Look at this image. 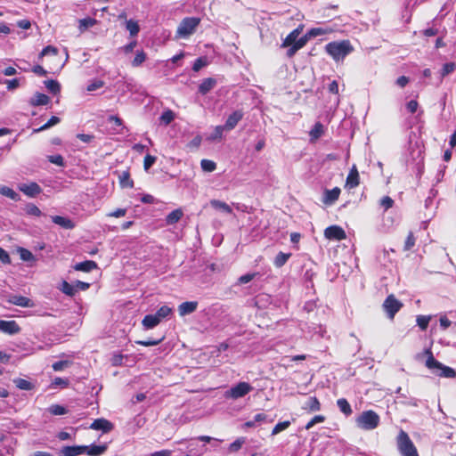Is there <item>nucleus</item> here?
I'll list each match as a JSON object with an SVG mask.
<instances>
[{
	"instance_id": "obj_1",
	"label": "nucleus",
	"mask_w": 456,
	"mask_h": 456,
	"mask_svg": "<svg viewBox=\"0 0 456 456\" xmlns=\"http://www.w3.org/2000/svg\"><path fill=\"white\" fill-rule=\"evenodd\" d=\"M326 53L335 61H343L354 51L349 40L333 41L325 45Z\"/></svg>"
},
{
	"instance_id": "obj_2",
	"label": "nucleus",
	"mask_w": 456,
	"mask_h": 456,
	"mask_svg": "<svg viewBox=\"0 0 456 456\" xmlns=\"http://www.w3.org/2000/svg\"><path fill=\"white\" fill-rule=\"evenodd\" d=\"M425 354L427 355L426 367L429 370L436 369L441 370V372L436 373L437 376L449 379L456 377L455 370L436 360L430 348L425 350Z\"/></svg>"
},
{
	"instance_id": "obj_3",
	"label": "nucleus",
	"mask_w": 456,
	"mask_h": 456,
	"mask_svg": "<svg viewBox=\"0 0 456 456\" xmlns=\"http://www.w3.org/2000/svg\"><path fill=\"white\" fill-rule=\"evenodd\" d=\"M397 447L402 456H419L416 446L403 430H401L398 434Z\"/></svg>"
},
{
	"instance_id": "obj_4",
	"label": "nucleus",
	"mask_w": 456,
	"mask_h": 456,
	"mask_svg": "<svg viewBox=\"0 0 456 456\" xmlns=\"http://www.w3.org/2000/svg\"><path fill=\"white\" fill-rule=\"evenodd\" d=\"M358 427L365 430L376 428L379 424V416L372 410L363 411L356 419Z\"/></svg>"
},
{
	"instance_id": "obj_5",
	"label": "nucleus",
	"mask_w": 456,
	"mask_h": 456,
	"mask_svg": "<svg viewBox=\"0 0 456 456\" xmlns=\"http://www.w3.org/2000/svg\"><path fill=\"white\" fill-rule=\"evenodd\" d=\"M200 23V19L197 17H186L183 19L176 30L177 36L183 38L188 37L194 33Z\"/></svg>"
},
{
	"instance_id": "obj_6",
	"label": "nucleus",
	"mask_w": 456,
	"mask_h": 456,
	"mask_svg": "<svg viewBox=\"0 0 456 456\" xmlns=\"http://www.w3.org/2000/svg\"><path fill=\"white\" fill-rule=\"evenodd\" d=\"M253 390V387L245 381L239 382L236 386L231 387L225 393L226 398L238 399L245 396Z\"/></svg>"
},
{
	"instance_id": "obj_7",
	"label": "nucleus",
	"mask_w": 456,
	"mask_h": 456,
	"mask_svg": "<svg viewBox=\"0 0 456 456\" xmlns=\"http://www.w3.org/2000/svg\"><path fill=\"white\" fill-rule=\"evenodd\" d=\"M402 307L403 303H401L393 294L387 296L383 303V308L388 318L391 320L394 319L395 314L399 312Z\"/></svg>"
},
{
	"instance_id": "obj_8",
	"label": "nucleus",
	"mask_w": 456,
	"mask_h": 456,
	"mask_svg": "<svg viewBox=\"0 0 456 456\" xmlns=\"http://www.w3.org/2000/svg\"><path fill=\"white\" fill-rule=\"evenodd\" d=\"M324 236L328 240H343L346 238L345 230L338 225H330L324 230Z\"/></svg>"
},
{
	"instance_id": "obj_9",
	"label": "nucleus",
	"mask_w": 456,
	"mask_h": 456,
	"mask_svg": "<svg viewBox=\"0 0 456 456\" xmlns=\"http://www.w3.org/2000/svg\"><path fill=\"white\" fill-rule=\"evenodd\" d=\"M0 330L8 335H14L20 333L21 329L15 321L0 320Z\"/></svg>"
},
{
	"instance_id": "obj_10",
	"label": "nucleus",
	"mask_w": 456,
	"mask_h": 456,
	"mask_svg": "<svg viewBox=\"0 0 456 456\" xmlns=\"http://www.w3.org/2000/svg\"><path fill=\"white\" fill-rule=\"evenodd\" d=\"M90 428L94 430H102L103 433H109L114 428V425L110 420L100 418L92 422Z\"/></svg>"
},
{
	"instance_id": "obj_11",
	"label": "nucleus",
	"mask_w": 456,
	"mask_h": 456,
	"mask_svg": "<svg viewBox=\"0 0 456 456\" xmlns=\"http://www.w3.org/2000/svg\"><path fill=\"white\" fill-rule=\"evenodd\" d=\"M7 302L12 305L21 306V307H33L34 306V303L30 298L21 296V295H11L8 297Z\"/></svg>"
},
{
	"instance_id": "obj_12",
	"label": "nucleus",
	"mask_w": 456,
	"mask_h": 456,
	"mask_svg": "<svg viewBox=\"0 0 456 456\" xmlns=\"http://www.w3.org/2000/svg\"><path fill=\"white\" fill-rule=\"evenodd\" d=\"M244 113L242 110H238L233 111L228 116L224 126L226 131L232 130L238 125V123L243 118Z\"/></svg>"
},
{
	"instance_id": "obj_13",
	"label": "nucleus",
	"mask_w": 456,
	"mask_h": 456,
	"mask_svg": "<svg viewBox=\"0 0 456 456\" xmlns=\"http://www.w3.org/2000/svg\"><path fill=\"white\" fill-rule=\"evenodd\" d=\"M360 184V175L358 169L355 165H353L351 167L346 180V187H348L349 189H354L357 187Z\"/></svg>"
},
{
	"instance_id": "obj_14",
	"label": "nucleus",
	"mask_w": 456,
	"mask_h": 456,
	"mask_svg": "<svg viewBox=\"0 0 456 456\" xmlns=\"http://www.w3.org/2000/svg\"><path fill=\"white\" fill-rule=\"evenodd\" d=\"M87 445H71L64 446L61 449L62 456H77L86 452Z\"/></svg>"
},
{
	"instance_id": "obj_15",
	"label": "nucleus",
	"mask_w": 456,
	"mask_h": 456,
	"mask_svg": "<svg viewBox=\"0 0 456 456\" xmlns=\"http://www.w3.org/2000/svg\"><path fill=\"white\" fill-rule=\"evenodd\" d=\"M341 190L338 187H334L331 190H325L322 202L326 205H331L339 198Z\"/></svg>"
},
{
	"instance_id": "obj_16",
	"label": "nucleus",
	"mask_w": 456,
	"mask_h": 456,
	"mask_svg": "<svg viewBox=\"0 0 456 456\" xmlns=\"http://www.w3.org/2000/svg\"><path fill=\"white\" fill-rule=\"evenodd\" d=\"M197 301H186L178 305V313L180 316H185L191 314L197 310Z\"/></svg>"
},
{
	"instance_id": "obj_17",
	"label": "nucleus",
	"mask_w": 456,
	"mask_h": 456,
	"mask_svg": "<svg viewBox=\"0 0 456 456\" xmlns=\"http://www.w3.org/2000/svg\"><path fill=\"white\" fill-rule=\"evenodd\" d=\"M20 190L28 197H36L42 191L41 187L35 182L28 184H23L20 187Z\"/></svg>"
},
{
	"instance_id": "obj_18",
	"label": "nucleus",
	"mask_w": 456,
	"mask_h": 456,
	"mask_svg": "<svg viewBox=\"0 0 456 456\" xmlns=\"http://www.w3.org/2000/svg\"><path fill=\"white\" fill-rule=\"evenodd\" d=\"M322 408V404L316 396H311L305 403L302 409L309 413L319 411Z\"/></svg>"
},
{
	"instance_id": "obj_19",
	"label": "nucleus",
	"mask_w": 456,
	"mask_h": 456,
	"mask_svg": "<svg viewBox=\"0 0 456 456\" xmlns=\"http://www.w3.org/2000/svg\"><path fill=\"white\" fill-rule=\"evenodd\" d=\"M303 27L300 25L295 29H293L282 41L281 47L285 48L293 45L295 41L297 39L298 36L301 34Z\"/></svg>"
},
{
	"instance_id": "obj_20",
	"label": "nucleus",
	"mask_w": 456,
	"mask_h": 456,
	"mask_svg": "<svg viewBox=\"0 0 456 456\" xmlns=\"http://www.w3.org/2000/svg\"><path fill=\"white\" fill-rule=\"evenodd\" d=\"M303 27L300 25L295 29H293L282 41L281 47L285 48L293 45L295 41L297 39L298 36L301 34Z\"/></svg>"
},
{
	"instance_id": "obj_21",
	"label": "nucleus",
	"mask_w": 456,
	"mask_h": 456,
	"mask_svg": "<svg viewBox=\"0 0 456 456\" xmlns=\"http://www.w3.org/2000/svg\"><path fill=\"white\" fill-rule=\"evenodd\" d=\"M216 86V79L213 77H208L201 81L199 86V93L202 95L207 94Z\"/></svg>"
},
{
	"instance_id": "obj_22",
	"label": "nucleus",
	"mask_w": 456,
	"mask_h": 456,
	"mask_svg": "<svg viewBox=\"0 0 456 456\" xmlns=\"http://www.w3.org/2000/svg\"><path fill=\"white\" fill-rule=\"evenodd\" d=\"M98 267V265L94 260H86L76 264L73 268L76 271L89 273Z\"/></svg>"
},
{
	"instance_id": "obj_23",
	"label": "nucleus",
	"mask_w": 456,
	"mask_h": 456,
	"mask_svg": "<svg viewBox=\"0 0 456 456\" xmlns=\"http://www.w3.org/2000/svg\"><path fill=\"white\" fill-rule=\"evenodd\" d=\"M52 221L64 229L71 230L75 227V223L71 219L61 216H52Z\"/></svg>"
},
{
	"instance_id": "obj_24",
	"label": "nucleus",
	"mask_w": 456,
	"mask_h": 456,
	"mask_svg": "<svg viewBox=\"0 0 456 456\" xmlns=\"http://www.w3.org/2000/svg\"><path fill=\"white\" fill-rule=\"evenodd\" d=\"M334 31L335 29L330 27H316L310 28L306 33L311 39L318 36L331 34Z\"/></svg>"
},
{
	"instance_id": "obj_25",
	"label": "nucleus",
	"mask_w": 456,
	"mask_h": 456,
	"mask_svg": "<svg viewBox=\"0 0 456 456\" xmlns=\"http://www.w3.org/2000/svg\"><path fill=\"white\" fill-rule=\"evenodd\" d=\"M324 134V126L321 122H316L309 132L310 142H315Z\"/></svg>"
},
{
	"instance_id": "obj_26",
	"label": "nucleus",
	"mask_w": 456,
	"mask_h": 456,
	"mask_svg": "<svg viewBox=\"0 0 456 456\" xmlns=\"http://www.w3.org/2000/svg\"><path fill=\"white\" fill-rule=\"evenodd\" d=\"M160 323L159 319L155 314H147L142 321V326L149 330L153 329Z\"/></svg>"
},
{
	"instance_id": "obj_27",
	"label": "nucleus",
	"mask_w": 456,
	"mask_h": 456,
	"mask_svg": "<svg viewBox=\"0 0 456 456\" xmlns=\"http://www.w3.org/2000/svg\"><path fill=\"white\" fill-rule=\"evenodd\" d=\"M50 102V98L48 95L42 94V93H37L34 97L30 100V105L32 106H41V105H46Z\"/></svg>"
},
{
	"instance_id": "obj_28",
	"label": "nucleus",
	"mask_w": 456,
	"mask_h": 456,
	"mask_svg": "<svg viewBox=\"0 0 456 456\" xmlns=\"http://www.w3.org/2000/svg\"><path fill=\"white\" fill-rule=\"evenodd\" d=\"M107 449H108L107 444H100V445L92 444V445L88 446V449H86L85 453H87L88 455L98 456V455H101L103 452H105L107 451Z\"/></svg>"
},
{
	"instance_id": "obj_29",
	"label": "nucleus",
	"mask_w": 456,
	"mask_h": 456,
	"mask_svg": "<svg viewBox=\"0 0 456 456\" xmlns=\"http://www.w3.org/2000/svg\"><path fill=\"white\" fill-rule=\"evenodd\" d=\"M337 405L346 416H350L353 413L351 405L346 398L338 399Z\"/></svg>"
},
{
	"instance_id": "obj_30",
	"label": "nucleus",
	"mask_w": 456,
	"mask_h": 456,
	"mask_svg": "<svg viewBox=\"0 0 456 456\" xmlns=\"http://www.w3.org/2000/svg\"><path fill=\"white\" fill-rule=\"evenodd\" d=\"M78 22H79V25H78L79 30L81 32H84L87 28H92L94 25H96L98 23V20L94 18L87 17V18L79 20Z\"/></svg>"
},
{
	"instance_id": "obj_31",
	"label": "nucleus",
	"mask_w": 456,
	"mask_h": 456,
	"mask_svg": "<svg viewBox=\"0 0 456 456\" xmlns=\"http://www.w3.org/2000/svg\"><path fill=\"white\" fill-rule=\"evenodd\" d=\"M183 213L181 209H175L167 216L166 223L167 224H174L183 217Z\"/></svg>"
},
{
	"instance_id": "obj_32",
	"label": "nucleus",
	"mask_w": 456,
	"mask_h": 456,
	"mask_svg": "<svg viewBox=\"0 0 456 456\" xmlns=\"http://www.w3.org/2000/svg\"><path fill=\"white\" fill-rule=\"evenodd\" d=\"M59 289L62 293L69 297H73L77 293L75 285L69 283L67 281H62Z\"/></svg>"
},
{
	"instance_id": "obj_33",
	"label": "nucleus",
	"mask_w": 456,
	"mask_h": 456,
	"mask_svg": "<svg viewBox=\"0 0 456 456\" xmlns=\"http://www.w3.org/2000/svg\"><path fill=\"white\" fill-rule=\"evenodd\" d=\"M290 256L291 253L279 252L273 260V265L278 268L282 267Z\"/></svg>"
},
{
	"instance_id": "obj_34",
	"label": "nucleus",
	"mask_w": 456,
	"mask_h": 456,
	"mask_svg": "<svg viewBox=\"0 0 456 456\" xmlns=\"http://www.w3.org/2000/svg\"><path fill=\"white\" fill-rule=\"evenodd\" d=\"M211 206L218 210H222L227 214H232V208L225 202L218 200H212L210 201Z\"/></svg>"
},
{
	"instance_id": "obj_35",
	"label": "nucleus",
	"mask_w": 456,
	"mask_h": 456,
	"mask_svg": "<svg viewBox=\"0 0 456 456\" xmlns=\"http://www.w3.org/2000/svg\"><path fill=\"white\" fill-rule=\"evenodd\" d=\"M119 183L123 188H133L134 181L130 178L128 171H124L119 175Z\"/></svg>"
},
{
	"instance_id": "obj_36",
	"label": "nucleus",
	"mask_w": 456,
	"mask_h": 456,
	"mask_svg": "<svg viewBox=\"0 0 456 456\" xmlns=\"http://www.w3.org/2000/svg\"><path fill=\"white\" fill-rule=\"evenodd\" d=\"M0 194L13 200H20V195L14 190L5 185L0 186Z\"/></svg>"
},
{
	"instance_id": "obj_37",
	"label": "nucleus",
	"mask_w": 456,
	"mask_h": 456,
	"mask_svg": "<svg viewBox=\"0 0 456 456\" xmlns=\"http://www.w3.org/2000/svg\"><path fill=\"white\" fill-rule=\"evenodd\" d=\"M126 28L129 31L131 37H135L140 31L139 24L136 20H128L126 22Z\"/></svg>"
},
{
	"instance_id": "obj_38",
	"label": "nucleus",
	"mask_w": 456,
	"mask_h": 456,
	"mask_svg": "<svg viewBox=\"0 0 456 456\" xmlns=\"http://www.w3.org/2000/svg\"><path fill=\"white\" fill-rule=\"evenodd\" d=\"M45 87L53 94H58L61 92V85L58 81L50 79L45 81Z\"/></svg>"
},
{
	"instance_id": "obj_39",
	"label": "nucleus",
	"mask_w": 456,
	"mask_h": 456,
	"mask_svg": "<svg viewBox=\"0 0 456 456\" xmlns=\"http://www.w3.org/2000/svg\"><path fill=\"white\" fill-rule=\"evenodd\" d=\"M15 386L21 390H31L33 388V385L27 379L18 378L13 379Z\"/></svg>"
},
{
	"instance_id": "obj_40",
	"label": "nucleus",
	"mask_w": 456,
	"mask_h": 456,
	"mask_svg": "<svg viewBox=\"0 0 456 456\" xmlns=\"http://www.w3.org/2000/svg\"><path fill=\"white\" fill-rule=\"evenodd\" d=\"M175 119V113L171 110H165L159 117V120L165 126L169 125Z\"/></svg>"
},
{
	"instance_id": "obj_41",
	"label": "nucleus",
	"mask_w": 456,
	"mask_h": 456,
	"mask_svg": "<svg viewBox=\"0 0 456 456\" xmlns=\"http://www.w3.org/2000/svg\"><path fill=\"white\" fill-rule=\"evenodd\" d=\"M60 118L56 116H53L50 118V119L45 123L42 126H40L39 128H37V129H34V133H38V132H41V131H44V130H46L48 128H50L51 126H54V125H57L58 123H60Z\"/></svg>"
},
{
	"instance_id": "obj_42",
	"label": "nucleus",
	"mask_w": 456,
	"mask_h": 456,
	"mask_svg": "<svg viewBox=\"0 0 456 456\" xmlns=\"http://www.w3.org/2000/svg\"><path fill=\"white\" fill-rule=\"evenodd\" d=\"M173 313V309L167 305H162L158 309L155 315L161 322L164 318L167 317L169 314Z\"/></svg>"
},
{
	"instance_id": "obj_43",
	"label": "nucleus",
	"mask_w": 456,
	"mask_h": 456,
	"mask_svg": "<svg viewBox=\"0 0 456 456\" xmlns=\"http://www.w3.org/2000/svg\"><path fill=\"white\" fill-rule=\"evenodd\" d=\"M416 243V237L414 236V233L411 231L409 232L406 240L404 241L403 250L409 251L411 250Z\"/></svg>"
},
{
	"instance_id": "obj_44",
	"label": "nucleus",
	"mask_w": 456,
	"mask_h": 456,
	"mask_svg": "<svg viewBox=\"0 0 456 456\" xmlns=\"http://www.w3.org/2000/svg\"><path fill=\"white\" fill-rule=\"evenodd\" d=\"M147 55L146 53L142 50L138 51L132 61L133 67H139L146 61Z\"/></svg>"
},
{
	"instance_id": "obj_45",
	"label": "nucleus",
	"mask_w": 456,
	"mask_h": 456,
	"mask_svg": "<svg viewBox=\"0 0 456 456\" xmlns=\"http://www.w3.org/2000/svg\"><path fill=\"white\" fill-rule=\"evenodd\" d=\"M326 420V417L324 415H315L305 425V428L306 430L311 429L314 425L318 423H322Z\"/></svg>"
},
{
	"instance_id": "obj_46",
	"label": "nucleus",
	"mask_w": 456,
	"mask_h": 456,
	"mask_svg": "<svg viewBox=\"0 0 456 456\" xmlns=\"http://www.w3.org/2000/svg\"><path fill=\"white\" fill-rule=\"evenodd\" d=\"M52 415H64L68 412L67 409L60 404H53L48 408Z\"/></svg>"
},
{
	"instance_id": "obj_47",
	"label": "nucleus",
	"mask_w": 456,
	"mask_h": 456,
	"mask_svg": "<svg viewBox=\"0 0 456 456\" xmlns=\"http://www.w3.org/2000/svg\"><path fill=\"white\" fill-rule=\"evenodd\" d=\"M201 168L206 172H213L216 168V164L213 160L202 159L200 162Z\"/></svg>"
},
{
	"instance_id": "obj_48",
	"label": "nucleus",
	"mask_w": 456,
	"mask_h": 456,
	"mask_svg": "<svg viewBox=\"0 0 456 456\" xmlns=\"http://www.w3.org/2000/svg\"><path fill=\"white\" fill-rule=\"evenodd\" d=\"M25 211L29 216H40L42 212L38 207L33 203H28L25 207Z\"/></svg>"
},
{
	"instance_id": "obj_49",
	"label": "nucleus",
	"mask_w": 456,
	"mask_h": 456,
	"mask_svg": "<svg viewBox=\"0 0 456 456\" xmlns=\"http://www.w3.org/2000/svg\"><path fill=\"white\" fill-rule=\"evenodd\" d=\"M289 426H290V421L289 420H285V421L279 422L273 428L272 435L275 436V435L279 434L280 432L287 429Z\"/></svg>"
},
{
	"instance_id": "obj_50",
	"label": "nucleus",
	"mask_w": 456,
	"mask_h": 456,
	"mask_svg": "<svg viewBox=\"0 0 456 456\" xmlns=\"http://www.w3.org/2000/svg\"><path fill=\"white\" fill-rule=\"evenodd\" d=\"M207 65H208L207 58L206 57H200V58L195 60V61L193 63V66H192V70L195 71V72H198L203 67H205Z\"/></svg>"
},
{
	"instance_id": "obj_51",
	"label": "nucleus",
	"mask_w": 456,
	"mask_h": 456,
	"mask_svg": "<svg viewBox=\"0 0 456 456\" xmlns=\"http://www.w3.org/2000/svg\"><path fill=\"white\" fill-rule=\"evenodd\" d=\"M429 321H430V317L429 316L419 315L417 317V324H418V326L422 330H427V328L428 326V323H429Z\"/></svg>"
},
{
	"instance_id": "obj_52",
	"label": "nucleus",
	"mask_w": 456,
	"mask_h": 456,
	"mask_svg": "<svg viewBox=\"0 0 456 456\" xmlns=\"http://www.w3.org/2000/svg\"><path fill=\"white\" fill-rule=\"evenodd\" d=\"M47 159H48L49 162H51L54 165H57L59 167H64V165H65L64 159L61 154L51 155V156H48Z\"/></svg>"
},
{
	"instance_id": "obj_53",
	"label": "nucleus",
	"mask_w": 456,
	"mask_h": 456,
	"mask_svg": "<svg viewBox=\"0 0 456 456\" xmlns=\"http://www.w3.org/2000/svg\"><path fill=\"white\" fill-rule=\"evenodd\" d=\"M19 253H20V259L23 261H31L34 259L33 254L31 253L30 250H28L27 248H20Z\"/></svg>"
},
{
	"instance_id": "obj_54",
	"label": "nucleus",
	"mask_w": 456,
	"mask_h": 456,
	"mask_svg": "<svg viewBox=\"0 0 456 456\" xmlns=\"http://www.w3.org/2000/svg\"><path fill=\"white\" fill-rule=\"evenodd\" d=\"M163 339H164V338H161L159 339L149 338L147 340H137V341H135V343L137 345H141L143 346H153L159 345Z\"/></svg>"
},
{
	"instance_id": "obj_55",
	"label": "nucleus",
	"mask_w": 456,
	"mask_h": 456,
	"mask_svg": "<svg viewBox=\"0 0 456 456\" xmlns=\"http://www.w3.org/2000/svg\"><path fill=\"white\" fill-rule=\"evenodd\" d=\"M456 69V64L454 62H447L444 64L441 75L442 77H445L449 75L450 73H452Z\"/></svg>"
},
{
	"instance_id": "obj_56",
	"label": "nucleus",
	"mask_w": 456,
	"mask_h": 456,
	"mask_svg": "<svg viewBox=\"0 0 456 456\" xmlns=\"http://www.w3.org/2000/svg\"><path fill=\"white\" fill-rule=\"evenodd\" d=\"M309 39L310 37H308V34L305 33L303 37L297 38L293 45L299 51L307 44Z\"/></svg>"
},
{
	"instance_id": "obj_57",
	"label": "nucleus",
	"mask_w": 456,
	"mask_h": 456,
	"mask_svg": "<svg viewBox=\"0 0 456 456\" xmlns=\"http://www.w3.org/2000/svg\"><path fill=\"white\" fill-rule=\"evenodd\" d=\"M52 54L53 56H57L58 54V49L55 46L53 45H47L40 53L39 57L42 58L45 55Z\"/></svg>"
},
{
	"instance_id": "obj_58",
	"label": "nucleus",
	"mask_w": 456,
	"mask_h": 456,
	"mask_svg": "<svg viewBox=\"0 0 456 456\" xmlns=\"http://www.w3.org/2000/svg\"><path fill=\"white\" fill-rule=\"evenodd\" d=\"M394 203V200L389 196H384L380 200V205L384 208L385 210H388L389 208H393Z\"/></svg>"
},
{
	"instance_id": "obj_59",
	"label": "nucleus",
	"mask_w": 456,
	"mask_h": 456,
	"mask_svg": "<svg viewBox=\"0 0 456 456\" xmlns=\"http://www.w3.org/2000/svg\"><path fill=\"white\" fill-rule=\"evenodd\" d=\"M103 86H104V82L102 80L96 79V80H94L93 82H91L87 86L86 90L88 92H93L94 90L102 88Z\"/></svg>"
},
{
	"instance_id": "obj_60",
	"label": "nucleus",
	"mask_w": 456,
	"mask_h": 456,
	"mask_svg": "<svg viewBox=\"0 0 456 456\" xmlns=\"http://www.w3.org/2000/svg\"><path fill=\"white\" fill-rule=\"evenodd\" d=\"M157 158L155 156L147 154L143 159V167L148 170L156 162Z\"/></svg>"
},
{
	"instance_id": "obj_61",
	"label": "nucleus",
	"mask_w": 456,
	"mask_h": 456,
	"mask_svg": "<svg viewBox=\"0 0 456 456\" xmlns=\"http://www.w3.org/2000/svg\"><path fill=\"white\" fill-rule=\"evenodd\" d=\"M256 275H257V273H247V274L241 275L238 279V283L239 284H246V283L251 281Z\"/></svg>"
},
{
	"instance_id": "obj_62",
	"label": "nucleus",
	"mask_w": 456,
	"mask_h": 456,
	"mask_svg": "<svg viewBox=\"0 0 456 456\" xmlns=\"http://www.w3.org/2000/svg\"><path fill=\"white\" fill-rule=\"evenodd\" d=\"M0 261L4 265H10L12 262L8 252L1 247H0Z\"/></svg>"
},
{
	"instance_id": "obj_63",
	"label": "nucleus",
	"mask_w": 456,
	"mask_h": 456,
	"mask_svg": "<svg viewBox=\"0 0 456 456\" xmlns=\"http://www.w3.org/2000/svg\"><path fill=\"white\" fill-rule=\"evenodd\" d=\"M126 208H118V209L107 214V216L118 218V217H122V216H126Z\"/></svg>"
},
{
	"instance_id": "obj_64",
	"label": "nucleus",
	"mask_w": 456,
	"mask_h": 456,
	"mask_svg": "<svg viewBox=\"0 0 456 456\" xmlns=\"http://www.w3.org/2000/svg\"><path fill=\"white\" fill-rule=\"evenodd\" d=\"M419 103L416 100H411L407 102L406 108L411 113H415L418 110Z\"/></svg>"
}]
</instances>
